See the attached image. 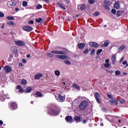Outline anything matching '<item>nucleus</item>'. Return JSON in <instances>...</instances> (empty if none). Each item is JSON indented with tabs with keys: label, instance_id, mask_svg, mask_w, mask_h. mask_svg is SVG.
I'll use <instances>...</instances> for the list:
<instances>
[{
	"label": "nucleus",
	"instance_id": "obj_57",
	"mask_svg": "<svg viewBox=\"0 0 128 128\" xmlns=\"http://www.w3.org/2000/svg\"><path fill=\"white\" fill-rule=\"evenodd\" d=\"M109 102H111L112 104H114V100H110L109 101Z\"/></svg>",
	"mask_w": 128,
	"mask_h": 128
},
{
	"label": "nucleus",
	"instance_id": "obj_63",
	"mask_svg": "<svg viewBox=\"0 0 128 128\" xmlns=\"http://www.w3.org/2000/svg\"><path fill=\"white\" fill-rule=\"evenodd\" d=\"M106 26H108L106 25V24H105V25H104V28H106Z\"/></svg>",
	"mask_w": 128,
	"mask_h": 128
},
{
	"label": "nucleus",
	"instance_id": "obj_61",
	"mask_svg": "<svg viewBox=\"0 0 128 128\" xmlns=\"http://www.w3.org/2000/svg\"><path fill=\"white\" fill-rule=\"evenodd\" d=\"M44 2H46L47 4H48V0H44Z\"/></svg>",
	"mask_w": 128,
	"mask_h": 128
},
{
	"label": "nucleus",
	"instance_id": "obj_7",
	"mask_svg": "<svg viewBox=\"0 0 128 128\" xmlns=\"http://www.w3.org/2000/svg\"><path fill=\"white\" fill-rule=\"evenodd\" d=\"M55 58H59V60H66L68 58V56L64 55H56Z\"/></svg>",
	"mask_w": 128,
	"mask_h": 128
},
{
	"label": "nucleus",
	"instance_id": "obj_10",
	"mask_svg": "<svg viewBox=\"0 0 128 128\" xmlns=\"http://www.w3.org/2000/svg\"><path fill=\"white\" fill-rule=\"evenodd\" d=\"M9 104H10L11 108L13 110H16V108H18V104L16 102H10Z\"/></svg>",
	"mask_w": 128,
	"mask_h": 128
},
{
	"label": "nucleus",
	"instance_id": "obj_58",
	"mask_svg": "<svg viewBox=\"0 0 128 128\" xmlns=\"http://www.w3.org/2000/svg\"><path fill=\"white\" fill-rule=\"evenodd\" d=\"M10 56L11 58H14V55H12V54H11L10 55Z\"/></svg>",
	"mask_w": 128,
	"mask_h": 128
},
{
	"label": "nucleus",
	"instance_id": "obj_9",
	"mask_svg": "<svg viewBox=\"0 0 128 128\" xmlns=\"http://www.w3.org/2000/svg\"><path fill=\"white\" fill-rule=\"evenodd\" d=\"M65 120L67 122H70L72 124V116H67L66 117Z\"/></svg>",
	"mask_w": 128,
	"mask_h": 128
},
{
	"label": "nucleus",
	"instance_id": "obj_56",
	"mask_svg": "<svg viewBox=\"0 0 128 128\" xmlns=\"http://www.w3.org/2000/svg\"><path fill=\"white\" fill-rule=\"evenodd\" d=\"M124 57L122 56V57L121 58V60L120 61V62H122V60H124Z\"/></svg>",
	"mask_w": 128,
	"mask_h": 128
},
{
	"label": "nucleus",
	"instance_id": "obj_62",
	"mask_svg": "<svg viewBox=\"0 0 128 128\" xmlns=\"http://www.w3.org/2000/svg\"><path fill=\"white\" fill-rule=\"evenodd\" d=\"M4 28V24H2V28Z\"/></svg>",
	"mask_w": 128,
	"mask_h": 128
},
{
	"label": "nucleus",
	"instance_id": "obj_34",
	"mask_svg": "<svg viewBox=\"0 0 128 128\" xmlns=\"http://www.w3.org/2000/svg\"><path fill=\"white\" fill-rule=\"evenodd\" d=\"M93 16H100V12H95L93 14Z\"/></svg>",
	"mask_w": 128,
	"mask_h": 128
},
{
	"label": "nucleus",
	"instance_id": "obj_16",
	"mask_svg": "<svg viewBox=\"0 0 128 128\" xmlns=\"http://www.w3.org/2000/svg\"><path fill=\"white\" fill-rule=\"evenodd\" d=\"M78 8H80L82 10H84L86 8V5L82 4L81 5H78Z\"/></svg>",
	"mask_w": 128,
	"mask_h": 128
},
{
	"label": "nucleus",
	"instance_id": "obj_13",
	"mask_svg": "<svg viewBox=\"0 0 128 128\" xmlns=\"http://www.w3.org/2000/svg\"><path fill=\"white\" fill-rule=\"evenodd\" d=\"M56 100H60V102H64V97L62 96L60 94L58 95V96H55Z\"/></svg>",
	"mask_w": 128,
	"mask_h": 128
},
{
	"label": "nucleus",
	"instance_id": "obj_20",
	"mask_svg": "<svg viewBox=\"0 0 128 128\" xmlns=\"http://www.w3.org/2000/svg\"><path fill=\"white\" fill-rule=\"evenodd\" d=\"M74 120L76 122H81L80 116L74 117Z\"/></svg>",
	"mask_w": 128,
	"mask_h": 128
},
{
	"label": "nucleus",
	"instance_id": "obj_41",
	"mask_svg": "<svg viewBox=\"0 0 128 128\" xmlns=\"http://www.w3.org/2000/svg\"><path fill=\"white\" fill-rule=\"evenodd\" d=\"M42 18H39L38 19H36V22H42Z\"/></svg>",
	"mask_w": 128,
	"mask_h": 128
},
{
	"label": "nucleus",
	"instance_id": "obj_51",
	"mask_svg": "<svg viewBox=\"0 0 128 128\" xmlns=\"http://www.w3.org/2000/svg\"><path fill=\"white\" fill-rule=\"evenodd\" d=\"M105 62L106 64H108V62H110V60L109 59H106V60H105Z\"/></svg>",
	"mask_w": 128,
	"mask_h": 128
},
{
	"label": "nucleus",
	"instance_id": "obj_23",
	"mask_svg": "<svg viewBox=\"0 0 128 128\" xmlns=\"http://www.w3.org/2000/svg\"><path fill=\"white\" fill-rule=\"evenodd\" d=\"M32 87L30 86H28L26 88V89L25 90V92H32Z\"/></svg>",
	"mask_w": 128,
	"mask_h": 128
},
{
	"label": "nucleus",
	"instance_id": "obj_1",
	"mask_svg": "<svg viewBox=\"0 0 128 128\" xmlns=\"http://www.w3.org/2000/svg\"><path fill=\"white\" fill-rule=\"evenodd\" d=\"M62 3H58L57 4L60 8H62L63 10H66V7L64 6H70V0H61Z\"/></svg>",
	"mask_w": 128,
	"mask_h": 128
},
{
	"label": "nucleus",
	"instance_id": "obj_15",
	"mask_svg": "<svg viewBox=\"0 0 128 128\" xmlns=\"http://www.w3.org/2000/svg\"><path fill=\"white\" fill-rule=\"evenodd\" d=\"M72 86L73 88H76V90H80V87L76 84L74 83L72 84Z\"/></svg>",
	"mask_w": 128,
	"mask_h": 128
},
{
	"label": "nucleus",
	"instance_id": "obj_2",
	"mask_svg": "<svg viewBox=\"0 0 128 128\" xmlns=\"http://www.w3.org/2000/svg\"><path fill=\"white\" fill-rule=\"evenodd\" d=\"M54 54H66V52L64 51H60V50H53L51 51L50 52H49L47 54V56L48 58H52L54 56Z\"/></svg>",
	"mask_w": 128,
	"mask_h": 128
},
{
	"label": "nucleus",
	"instance_id": "obj_17",
	"mask_svg": "<svg viewBox=\"0 0 128 128\" xmlns=\"http://www.w3.org/2000/svg\"><path fill=\"white\" fill-rule=\"evenodd\" d=\"M42 74H36L34 76V80H40V78H42Z\"/></svg>",
	"mask_w": 128,
	"mask_h": 128
},
{
	"label": "nucleus",
	"instance_id": "obj_22",
	"mask_svg": "<svg viewBox=\"0 0 128 128\" xmlns=\"http://www.w3.org/2000/svg\"><path fill=\"white\" fill-rule=\"evenodd\" d=\"M120 2H116L114 4V8L116 10H118L120 8Z\"/></svg>",
	"mask_w": 128,
	"mask_h": 128
},
{
	"label": "nucleus",
	"instance_id": "obj_59",
	"mask_svg": "<svg viewBox=\"0 0 128 128\" xmlns=\"http://www.w3.org/2000/svg\"><path fill=\"white\" fill-rule=\"evenodd\" d=\"M19 66H22V63H20Z\"/></svg>",
	"mask_w": 128,
	"mask_h": 128
},
{
	"label": "nucleus",
	"instance_id": "obj_54",
	"mask_svg": "<svg viewBox=\"0 0 128 128\" xmlns=\"http://www.w3.org/2000/svg\"><path fill=\"white\" fill-rule=\"evenodd\" d=\"M22 62L24 64H26V59H22Z\"/></svg>",
	"mask_w": 128,
	"mask_h": 128
},
{
	"label": "nucleus",
	"instance_id": "obj_49",
	"mask_svg": "<svg viewBox=\"0 0 128 128\" xmlns=\"http://www.w3.org/2000/svg\"><path fill=\"white\" fill-rule=\"evenodd\" d=\"M114 104H118V100L116 99H113Z\"/></svg>",
	"mask_w": 128,
	"mask_h": 128
},
{
	"label": "nucleus",
	"instance_id": "obj_55",
	"mask_svg": "<svg viewBox=\"0 0 128 128\" xmlns=\"http://www.w3.org/2000/svg\"><path fill=\"white\" fill-rule=\"evenodd\" d=\"M4 122L2 120H0V126H2Z\"/></svg>",
	"mask_w": 128,
	"mask_h": 128
},
{
	"label": "nucleus",
	"instance_id": "obj_36",
	"mask_svg": "<svg viewBox=\"0 0 128 128\" xmlns=\"http://www.w3.org/2000/svg\"><path fill=\"white\" fill-rule=\"evenodd\" d=\"M116 14L118 16H122V12L118 10Z\"/></svg>",
	"mask_w": 128,
	"mask_h": 128
},
{
	"label": "nucleus",
	"instance_id": "obj_31",
	"mask_svg": "<svg viewBox=\"0 0 128 128\" xmlns=\"http://www.w3.org/2000/svg\"><path fill=\"white\" fill-rule=\"evenodd\" d=\"M122 64L124 66L126 64V68H128V61H126V60L122 62Z\"/></svg>",
	"mask_w": 128,
	"mask_h": 128
},
{
	"label": "nucleus",
	"instance_id": "obj_53",
	"mask_svg": "<svg viewBox=\"0 0 128 128\" xmlns=\"http://www.w3.org/2000/svg\"><path fill=\"white\" fill-rule=\"evenodd\" d=\"M82 124H86V120H84L82 121Z\"/></svg>",
	"mask_w": 128,
	"mask_h": 128
},
{
	"label": "nucleus",
	"instance_id": "obj_3",
	"mask_svg": "<svg viewBox=\"0 0 128 128\" xmlns=\"http://www.w3.org/2000/svg\"><path fill=\"white\" fill-rule=\"evenodd\" d=\"M88 103L86 101H82L79 105V108L80 110H84L86 109V108H88Z\"/></svg>",
	"mask_w": 128,
	"mask_h": 128
},
{
	"label": "nucleus",
	"instance_id": "obj_47",
	"mask_svg": "<svg viewBox=\"0 0 128 128\" xmlns=\"http://www.w3.org/2000/svg\"><path fill=\"white\" fill-rule=\"evenodd\" d=\"M4 13L0 12V18H4Z\"/></svg>",
	"mask_w": 128,
	"mask_h": 128
},
{
	"label": "nucleus",
	"instance_id": "obj_39",
	"mask_svg": "<svg viewBox=\"0 0 128 128\" xmlns=\"http://www.w3.org/2000/svg\"><path fill=\"white\" fill-rule=\"evenodd\" d=\"M88 2L90 4H92L94 2V0H88Z\"/></svg>",
	"mask_w": 128,
	"mask_h": 128
},
{
	"label": "nucleus",
	"instance_id": "obj_45",
	"mask_svg": "<svg viewBox=\"0 0 128 128\" xmlns=\"http://www.w3.org/2000/svg\"><path fill=\"white\" fill-rule=\"evenodd\" d=\"M90 56H94V49H93L90 54Z\"/></svg>",
	"mask_w": 128,
	"mask_h": 128
},
{
	"label": "nucleus",
	"instance_id": "obj_19",
	"mask_svg": "<svg viewBox=\"0 0 128 128\" xmlns=\"http://www.w3.org/2000/svg\"><path fill=\"white\" fill-rule=\"evenodd\" d=\"M17 90H19L18 92H24V88H22V86L20 85L17 86L16 87Z\"/></svg>",
	"mask_w": 128,
	"mask_h": 128
},
{
	"label": "nucleus",
	"instance_id": "obj_30",
	"mask_svg": "<svg viewBox=\"0 0 128 128\" xmlns=\"http://www.w3.org/2000/svg\"><path fill=\"white\" fill-rule=\"evenodd\" d=\"M36 96H38L39 98H42V94L40 92H36Z\"/></svg>",
	"mask_w": 128,
	"mask_h": 128
},
{
	"label": "nucleus",
	"instance_id": "obj_11",
	"mask_svg": "<svg viewBox=\"0 0 128 128\" xmlns=\"http://www.w3.org/2000/svg\"><path fill=\"white\" fill-rule=\"evenodd\" d=\"M12 70V68L8 66H6L4 67V72H6L7 73L10 72Z\"/></svg>",
	"mask_w": 128,
	"mask_h": 128
},
{
	"label": "nucleus",
	"instance_id": "obj_28",
	"mask_svg": "<svg viewBox=\"0 0 128 128\" xmlns=\"http://www.w3.org/2000/svg\"><path fill=\"white\" fill-rule=\"evenodd\" d=\"M7 24H8L9 26H16V24H14V23L12 21L7 22Z\"/></svg>",
	"mask_w": 128,
	"mask_h": 128
},
{
	"label": "nucleus",
	"instance_id": "obj_12",
	"mask_svg": "<svg viewBox=\"0 0 128 128\" xmlns=\"http://www.w3.org/2000/svg\"><path fill=\"white\" fill-rule=\"evenodd\" d=\"M89 46L92 48H98V44L96 42H90L89 43Z\"/></svg>",
	"mask_w": 128,
	"mask_h": 128
},
{
	"label": "nucleus",
	"instance_id": "obj_18",
	"mask_svg": "<svg viewBox=\"0 0 128 128\" xmlns=\"http://www.w3.org/2000/svg\"><path fill=\"white\" fill-rule=\"evenodd\" d=\"M116 55L114 54L112 56V63L113 64H116Z\"/></svg>",
	"mask_w": 128,
	"mask_h": 128
},
{
	"label": "nucleus",
	"instance_id": "obj_42",
	"mask_svg": "<svg viewBox=\"0 0 128 128\" xmlns=\"http://www.w3.org/2000/svg\"><path fill=\"white\" fill-rule=\"evenodd\" d=\"M104 66L105 68H110V64L108 63H106L104 64Z\"/></svg>",
	"mask_w": 128,
	"mask_h": 128
},
{
	"label": "nucleus",
	"instance_id": "obj_38",
	"mask_svg": "<svg viewBox=\"0 0 128 128\" xmlns=\"http://www.w3.org/2000/svg\"><path fill=\"white\" fill-rule=\"evenodd\" d=\"M115 74L116 76H120V70H116L115 72Z\"/></svg>",
	"mask_w": 128,
	"mask_h": 128
},
{
	"label": "nucleus",
	"instance_id": "obj_60",
	"mask_svg": "<svg viewBox=\"0 0 128 128\" xmlns=\"http://www.w3.org/2000/svg\"><path fill=\"white\" fill-rule=\"evenodd\" d=\"M26 58H30V55L28 54V55L26 56Z\"/></svg>",
	"mask_w": 128,
	"mask_h": 128
},
{
	"label": "nucleus",
	"instance_id": "obj_46",
	"mask_svg": "<svg viewBox=\"0 0 128 128\" xmlns=\"http://www.w3.org/2000/svg\"><path fill=\"white\" fill-rule=\"evenodd\" d=\"M84 54H88V49H86V50H84L83 52Z\"/></svg>",
	"mask_w": 128,
	"mask_h": 128
},
{
	"label": "nucleus",
	"instance_id": "obj_24",
	"mask_svg": "<svg viewBox=\"0 0 128 128\" xmlns=\"http://www.w3.org/2000/svg\"><path fill=\"white\" fill-rule=\"evenodd\" d=\"M51 114H54V116H56L58 114V112L54 110H51Z\"/></svg>",
	"mask_w": 128,
	"mask_h": 128
},
{
	"label": "nucleus",
	"instance_id": "obj_37",
	"mask_svg": "<svg viewBox=\"0 0 128 128\" xmlns=\"http://www.w3.org/2000/svg\"><path fill=\"white\" fill-rule=\"evenodd\" d=\"M42 8V6L40 4H38L36 7V8H37V10H40V8Z\"/></svg>",
	"mask_w": 128,
	"mask_h": 128
},
{
	"label": "nucleus",
	"instance_id": "obj_6",
	"mask_svg": "<svg viewBox=\"0 0 128 128\" xmlns=\"http://www.w3.org/2000/svg\"><path fill=\"white\" fill-rule=\"evenodd\" d=\"M15 44L16 46H24V42L23 41L18 40V41H15Z\"/></svg>",
	"mask_w": 128,
	"mask_h": 128
},
{
	"label": "nucleus",
	"instance_id": "obj_64",
	"mask_svg": "<svg viewBox=\"0 0 128 128\" xmlns=\"http://www.w3.org/2000/svg\"><path fill=\"white\" fill-rule=\"evenodd\" d=\"M16 10H18V8H16Z\"/></svg>",
	"mask_w": 128,
	"mask_h": 128
},
{
	"label": "nucleus",
	"instance_id": "obj_40",
	"mask_svg": "<svg viewBox=\"0 0 128 128\" xmlns=\"http://www.w3.org/2000/svg\"><path fill=\"white\" fill-rule=\"evenodd\" d=\"M22 6H28V2H22Z\"/></svg>",
	"mask_w": 128,
	"mask_h": 128
},
{
	"label": "nucleus",
	"instance_id": "obj_5",
	"mask_svg": "<svg viewBox=\"0 0 128 128\" xmlns=\"http://www.w3.org/2000/svg\"><path fill=\"white\" fill-rule=\"evenodd\" d=\"M23 29L26 32H32V30H34V28H32V27L30 26H24L23 27Z\"/></svg>",
	"mask_w": 128,
	"mask_h": 128
},
{
	"label": "nucleus",
	"instance_id": "obj_35",
	"mask_svg": "<svg viewBox=\"0 0 128 128\" xmlns=\"http://www.w3.org/2000/svg\"><path fill=\"white\" fill-rule=\"evenodd\" d=\"M102 52V49L98 50L96 52V54L97 55L100 54Z\"/></svg>",
	"mask_w": 128,
	"mask_h": 128
},
{
	"label": "nucleus",
	"instance_id": "obj_25",
	"mask_svg": "<svg viewBox=\"0 0 128 128\" xmlns=\"http://www.w3.org/2000/svg\"><path fill=\"white\" fill-rule=\"evenodd\" d=\"M126 48V46L124 45H122L120 48H118L119 52H122Z\"/></svg>",
	"mask_w": 128,
	"mask_h": 128
},
{
	"label": "nucleus",
	"instance_id": "obj_52",
	"mask_svg": "<svg viewBox=\"0 0 128 128\" xmlns=\"http://www.w3.org/2000/svg\"><path fill=\"white\" fill-rule=\"evenodd\" d=\"M102 110L103 111V112H106V108H102Z\"/></svg>",
	"mask_w": 128,
	"mask_h": 128
},
{
	"label": "nucleus",
	"instance_id": "obj_26",
	"mask_svg": "<svg viewBox=\"0 0 128 128\" xmlns=\"http://www.w3.org/2000/svg\"><path fill=\"white\" fill-rule=\"evenodd\" d=\"M54 74L56 76H60V72L58 70H56L54 71Z\"/></svg>",
	"mask_w": 128,
	"mask_h": 128
},
{
	"label": "nucleus",
	"instance_id": "obj_48",
	"mask_svg": "<svg viewBox=\"0 0 128 128\" xmlns=\"http://www.w3.org/2000/svg\"><path fill=\"white\" fill-rule=\"evenodd\" d=\"M28 24H34V20H29V22H28Z\"/></svg>",
	"mask_w": 128,
	"mask_h": 128
},
{
	"label": "nucleus",
	"instance_id": "obj_44",
	"mask_svg": "<svg viewBox=\"0 0 128 128\" xmlns=\"http://www.w3.org/2000/svg\"><path fill=\"white\" fill-rule=\"evenodd\" d=\"M107 96L109 98H114V96L111 94H107Z\"/></svg>",
	"mask_w": 128,
	"mask_h": 128
},
{
	"label": "nucleus",
	"instance_id": "obj_29",
	"mask_svg": "<svg viewBox=\"0 0 128 128\" xmlns=\"http://www.w3.org/2000/svg\"><path fill=\"white\" fill-rule=\"evenodd\" d=\"M64 62V64H67L68 66H70V64H72V62H70L68 60H66Z\"/></svg>",
	"mask_w": 128,
	"mask_h": 128
},
{
	"label": "nucleus",
	"instance_id": "obj_50",
	"mask_svg": "<svg viewBox=\"0 0 128 128\" xmlns=\"http://www.w3.org/2000/svg\"><path fill=\"white\" fill-rule=\"evenodd\" d=\"M120 102L121 104H124V99H121V100H120Z\"/></svg>",
	"mask_w": 128,
	"mask_h": 128
},
{
	"label": "nucleus",
	"instance_id": "obj_4",
	"mask_svg": "<svg viewBox=\"0 0 128 128\" xmlns=\"http://www.w3.org/2000/svg\"><path fill=\"white\" fill-rule=\"evenodd\" d=\"M112 4V3L110 2V0H105L104 2V7L106 10H110V6Z\"/></svg>",
	"mask_w": 128,
	"mask_h": 128
},
{
	"label": "nucleus",
	"instance_id": "obj_21",
	"mask_svg": "<svg viewBox=\"0 0 128 128\" xmlns=\"http://www.w3.org/2000/svg\"><path fill=\"white\" fill-rule=\"evenodd\" d=\"M78 46L79 48H80V50H82V48H84L86 46V44H84V43H80L78 44Z\"/></svg>",
	"mask_w": 128,
	"mask_h": 128
},
{
	"label": "nucleus",
	"instance_id": "obj_27",
	"mask_svg": "<svg viewBox=\"0 0 128 128\" xmlns=\"http://www.w3.org/2000/svg\"><path fill=\"white\" fill-rule=\"evenodd\" d=\"M110 44V42H108V41H106L104 44H103L102 45V46H108V44Z\"/></svg>",
	"mask_w": 128,
	"mask_h": 128
},
{
	"label": "nucleus",
	"instance_id": "obj_33",
	"mask_svg": "<svg viewBox=\"0 0 128 128\" xmlns=\"http://www.w3.org/2000/svg\"><path fill=\"white\" fill-rule=\"evenodd\" d=\"M26 80H22L21 81V84H26Z\"/></svg>",
	"mask_w": 128,
	"mask_h": 128
},
{
	"label": "nucleus",
	"instance_id": "obj_43",
	"mask_svg": "<svg viewBox=\"0 0 128 128\" xmlns=\"http://www.w3.org/2000/svg\"><path fill=\"white\" fill-rule=\"evenodd\" d=\"M112 14H116V10L114 9H112Z\"/></svg>",
	"mask_w": 128,
	"mask_h": 128
},
{
	"label": "nucleus",
	"instance_id": "obj_8",
	"mask_svg": "<svg viewBox=\"0 0 128 128\" xmlns=\"http://www.w3.org/2000/svg\"><path fill=\"white\" fill-rule=\"evenodd\" d=\"M95 96L96 102H98V104H100V94L98 92H96L95 94Z\"/></svg>",
	"mask_w": 128,
	"mask_h": 128
},
{
	"label": "nucleus",
	"instance_id": "obj_14",
	"mask_svg": "<svg viewBox=\"0 0 128 128\" xmlns=\"http://www.w3.org/2000/svg\"><path fill=\"white\" fill-rule=\"evenodd\" d=\"M7 4L8 8H12V6H16V3L12 1H10L8 2Z\"/></svg>",
	"mask_w": 128,
	"mask_h": 128
},
{
	"label": "nucleus",
	"instance_id": "obj_32",
	"mask_svg": "<svg viewBox=\"0 0 128 128\" xmlns=\"http://www.w3.org/2000/svg\"><path fill=\"white\" fill-rule=\"evenodd\" d=\"M6 18L8 19V20H14V18L13 16H8Z\"/></svg>",
	"mask_w": 128,
	"mask_h": 128
}]
</instances>
